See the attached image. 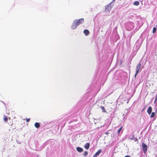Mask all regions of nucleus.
<instances>
[{"label":"nucleus","instance_id":"f257e3e1","mask_svg":"<svg viewBox=\"0 0 157 157\" xmlns=\"http://www.w3.org/2000/svg\"><path fill=\"white\" fill-rule=\"evenodd\" d=\"M75 21L78 25L82 24L84 22V19L83 18H81L78 20H75L74 21Z\"/></svg>","mask_w":157,"mask_h":157},{"label":"nucleus","instance_id":"393cba45","mask_svg":"<svg viewBox=\"0 0 157 157\" xmlns=\"http://www.w3.org/2000/svg\"><path fill=\"white\" fill-rule=\"evenodd\" d=\"M144 109H143V111L144 110Z\"/></svg>","mask_w":157,"mask_h":157},{"label":"nucleus","instance_id":"4be33fe9","mask_svg":"<svg viewBox=\"0 0 157 157\" xmlns=\"http://www.w3.org/2000/svg\"><path fill=\"white\" fill-rule=\"evenodd\" d=\"M155 99V100H157V95L156 96Z\"/></svg>","mask_w":157,"mask_h":157},{"label":"nucleus","instance_id":"9d476101","mask_svg":"<svg viewBox=\"0 0 157 157\" xmlns=\"http://www.w3.org/2000/svg\"><path fill=\"white\" fill-rule=\"evenodd\" d=\"M34 126L37 128H39L40 126V124L37 122H36L35 123Z\"/></svg>","mask_w":157,"mask_h":157},{"label":"nucleus","instance_id":"aec40b11","mask_svg":"<svg viewBox=\"0 0 157 157\" xmlns=\"http://www.w3.org/2000/svg\"><path fill=\"white\" fill-rule=\"evenodd\" d=\"M138 72H136V73H135V78H136V75H137V74H138Z\"/></svg>","mask_w":157,"mask_h":157},{"label":"nucleus","instance_id":"bb28decb","mask_svg":"<svg viewBox=\"0 0 157 157\" xmlns=\"http://www.w3.org/2000/svg\"><path fill=\"white\" fill-rule=\"evenodd\" d=\"M37 157H38V156H37Z\"/></svg>","mask_w":157,"mask_h":157},{"label":"nucleus","instance_id":"7ed1b4c3","mask_svg":"<svg viewBox=\"0 0 157 157\" xmlns=\"http://www.w3.org/2000/svg\"><path fill=\"white\" fill-rule=\"evenodd\" d=\"M78 26V25L75 21H74L71 25V28L73 29H75Z\"/></svg>","mask_w":157,"mask_h":157},{"label":"nucleus","instance_id":"9b49d317","mask_svg":"<svg viewBox=\"0 0 157 157\" xmlns=\"http://www.w3.org/2000/svg\"><path fill=\"white\" fill-rule=\"evenodd\" d=\"M8 117L6 116H4L3 117V120L5 121V122H7L8 121Z\"/></svg>","mask_w":157,"mask_h":157},{"label":"nucleus","instance_id":"20e7f679","mask_svg":"<svg viewBox=\"0 0 157 157\" xmlns=\"http://www.w3.org/2000/svg\"><path fill=\"white\" fill-rule=\"evenodd\" d=\"M141 63H140L138 64L136 66V72H139L141 68Z\"/></svg>","mask_w":157,"mask_h":157},{"label":"nucleus","instance_id":"2eb2a0df","mask_svg":"<svg viewBox=\"0 0 157 157\" xmlns=\"http://www.w3.org/2000/svg\"><path fill=\"white\" fill-rule=\"evenodd\" d=\"M122 128H123V127L122 126H121L119 129L117 131V132L118 133V134H119V133H120L121 131V130H122Z\"/></svg>","mask_w":157,"mask_h":157},{"label":"nucleus","instance_id":"5701e85b","mask_svg":"<svg viewBox=\"0 0 157 157\" xmlns=\"http://www.w3.org/2000/svg\"><path fill=\"white\" fill-rule=\"evenodd\" d=\"M105 133L106 135H108L109 134V132H106Z\"/></svg>","mask_w":157,"mask_h":157},{"label":"nucleus","instance_id":"412c9836","mask_svg":"<svg viewBox=\"0 0 157 157\" xmlns=\"http://www.w3.org/2000/svg\"><path fill=\"white\" fill-rule=\"evenodd\" d=\"M124 157H131L129 155H127L125 156Z\"/></svg>","mask_w":157,"mask_h":157},{"label":"nucleus","instance_id":"ddd939ff","mask_svg":"<svg viewBox=\"0 0 157 157\" xmlns=\"http://www.w3.org/2000/svg\"><path fill=\"white\" fill-rule=\"evenodd\" d=\"M155 113L154 112H152L150 116V117L151 118H153L155 116Z\"/></svg>","mask_w":157,"mask_h":157},{"label":"nucleus","instance_id":"1a4fd4ad","mask_svg":"<svg viewBox=\"0 0 157 157\" xmlns=\"http://www.w3.org/2000/svg\"><path fill=\"white\" fill-rule=\"evenodd\" d=\"M77 150L79 152H81L83 151V149L80 147H78L76 148Z\"/></svg>","mask_w":157,"mask_h":157},{"label":"nucleus","instance_id":"dca6fc26","mask_svg":"<svg viewBox=\"0 0 157 157\" xmlns=\"http://www.w3.org/2000/svg\"><path fill=\"white\" fill-rule=\"evenodd\" d=\"M156 28L155 27H154L153 28V31H152L153 33H155L156 32Z\"/></svg>","mask_w":157,"mask_h":157},{"label":"nucleus","instance_id":"f8f14e48","mask_svg":"<svg viewBox=\"0 0 157 157\" xmlns=\"http://www.w3.org/2000/svg\"><path fill=\"white\" fill-rule=\"evenodd\" d=\"M140 4V3L138 1H135L133 5L136 6H138Z\"/></svg>","mask_w":157,"mask_h":157},{"label":"nucleus","instance_id":"6ab92c4d","mask_svg":"<svg viewBox=\"0 0 157 157\" xmlns=\"http://www.w3.org/2000/svg\"><path fill=\"white\" fill-rule=\"evenodd\" d=\"M30 118H27L26 119V122H29L30 121Z\"/></svg>","mask_w":157,"mask_h":157},{"label":"nucleus","instance_id":"f03ea898","mask_svg":"<svg viewBox=\"0 0 157 157\" xmlns=\"http://www.w3.org/2000/svg\"><path fill=\"white\" fill-rule=\"evenodd\" d=\"M142 147L143 149L144 152V153H146L147 151V146L144 143L142 144Z\"/></svg>","mask_w":157,"mask_h":157},{"label":"nucleus","instance_id":"b1692460","mask_svg":"<svg viewBox=\"0 0 157 157\" xmlns=\"http://www.w3.org/2000/svg\"><path fill=\"white\" fill-rule=\"evenodd\" d=\"M156 101H157V100H155V102Z\"/></svg>","mask_w":157,"mask_h":157},{"label":"nucleus","instance_id":"a211bd4d","mask_svg":"<svg viewBox=\"0 0 157 157\" xmlns=\"http://www.w3.org/2000/svg\"><path fill=\"white\" fill-rule=\"evenodd\" d=\"M88 155V152H87V151H85V152H84V156H86V155Z\"/></svg>","mask_w":157,"mask_h":157},{"label":"nucleus","instance_id":"6e6552de","mask_svg":"<svg viewBox=\"0 0 157 157\" xmlns=\"http://www.w3.org/2000/svg\"><path fill=\"white\" fill-rule=\"evenodd\" d=\"M83 33L86 36H88L89 35L90 32L87 29H85L83 31Z\"/></svg>","mask_w":157,"mask_h":157},{"label":"nucleus","instance_id":"4468645a","mask_svg":"<svg viewBox=\"0 0 157 157\" xmlns=\"http://www.w3.org/2000/svg\"><path fill=\"white\" fill-rule=\"evenodd\" d=\"M131 140H134L135 141H137L138 140L136 138H134V136L133 135L132 137L131 138Z\"/></svg>","mask_w":157,"mask_h":157},{"label":"nucleus","instance_id":"39448f33","mask_svg":"<svg viewBox=\"0 0 157 157\" xmlns=\"http://www.w3.org/2000/svg\"><path fill=\"white\" fill-rule=\"evenodd\" d=\"M101 149L99 150L93 156V157H96L101 152Z\"/></svg>","mask_w":157,"mask_h":157},{"label":"nucleus","instance_id":"423d86ee","mask_svg":"<svg viewBox=\"0 0 157 157\" xmlns=\"http://www.w3.org/2000/svg\"><path fill=\"white\" fill-rule=\"evenodd\" d=\"M152 110V107L149 106L147 109V113L149 114H150Z\"/></svg>","mask_w":157,"mask_h":157},{"label":"nucleus","instance_id":"0eeeda50","mask_svg":"<svg viewBox=\"0 0 157 157\" xmlns=\"http://www.w3.org/2000/svg\"><path fill=\"white\" fill-rule=\"evenodd\" d=\"M90 146V144L89 143H87L85 144L84 146V147L86 149H89Z\"/></svg>","mask_w":157,"mask_h":157},{"label":"nucleus","instance_id":"f3484780","mask_svg":"<svg viewBox=\"0 0 157 157\" xmlns=\"http://www.w3.org/2000/svg\"><path fill=\"white\" fill-rule=\"evenodd\" d=\"M101 108L102 109L103 112H106V111L105 110V108H104V107H103V106H101Z\"/></svg>","mask_w":157,"mask_h":157},{"label":"nucleus","instance_id":"a878e982","mask_svg":"<svg viewBox=\"0 0 157 157\" xmlns=\"http://www.w3.org/2000/svg\"><path fill=\"white\" fill-rule=\"evenodd\" d=\"M109 6H107V7H108Z\"/></svg>","mask_w":157,"mask_h":157}]
</instances>
